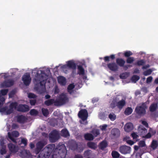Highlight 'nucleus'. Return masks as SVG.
Masks as SVG:
<instances>
[{"mask_svg":"<svg viewBox=\"0 0 158 158\" xmlns=\"http://www.w3.org/2000/svg\"><path fill=\"white\" fill-rule=\"evenodd\" d=\"M15 94V92L14 91H11L9 94V97L10 98H12Z\"/></svg>","mask_w":158,"mask_h":158,"instance_id":"nucleus-58","label":"nucleus"},{"mask_svg":"<svg viewBox=\"0 0 158 158\" xmlns=\"http://www.w3.org/2000/svg\"><path fill=\"white\" fill-rule=\"evenodd\" d=\"M134 127L133 124L131 123H127L124 126V129L125 131L129 132L133 129Z\"/></svg>","mask_w":158,"mask_h":158,"instance_id":"nucleus-17","label":"nucleus"},{"mask_svg":"<svg viewBox=\"0 0 158 158\" xmlns=\"http://www.w3.org/2000/svg\"><path fill=\"white\" fill-rule=\"evenodd\" d=\"M30 110L29 106L26 104H20L17 107V110L19 112H26Z\"/></svg>","mask_w":158,"mask_h":158,"instance_id":"nucleus-9","label":"nucleus"},{"mask_svg":"<svg viewBox=\"0 0 158 158\" xmlns=\"http://www.w3.org/2000/svg\"><path fill=\"white\" fill-rule=\"evenodd\" d=\"M139 78L140 77L139 76L136 75H134L132 77L131 80L133 82H136L139 80Z\"/></svg>","mask_w":158,"mask_h":158,"instance_id":"nucleus-38","label":"nucleus"},{"mask_svg":"<svg viewBox=\"0 0 158 158\" xmlns=\"http://www.w3.org/2000/svg\"><path fill=\"white\" fill-rule=\"evenodd\" d=\"M158 107L157 104L153 103L149 107V110L151 112H153L156 111Z\"/></svg>","mask_w":158,"mask_h":158,"instance_id":"nucleus-27","label":"nucleus"},{"mask_svg":"<svg viewBox=\"0 0 158 158\" xmlns=\"http://www.w3.org/2000/svg\"><path fill=\"white\" fill-rule=\"evenodd\" d=\"M14 84V81L12 80L9 79L5 81L2 82L1 86L2 87H9L12 86Z\"/></svg>","mask_w":158,"mask_h":158,"instance_id":"nucleus-15","label":"nucleus"},{"mask_svg":"<svg viewBox=\"0 0 158 158\" xmlns=\"http://www.w3.org/2000/svg\"><path fill=\"white\" fill-rule=\"evenodd\" d=\"M111 155L114 158H118L119 157L120 154L117 151H113L111 153Z\"/></svg>","mask_w":158,"mask_h":158,"instance_id":"nucleus-34","label":"nucleus"},{"mask_svg":"<svg viewBox=\"0 0 158 158\" xmlns=\"http://www.w3.org/2000/svg\"><path fill=\"white\" fill-rule=\"evenodd\" d=\"M78 115L79 118L84 121L87 119L88 114L87 110L85 109H81L79 112Z\"/></svg>","mask_w":158,"mask_h":158,"instance_id":"nucleus-8","label":"nucleus"},{"mask_svg":"<svg viewBox=\"0 0 158 158\" xmlns=\"http://www.w3.org/2000/svg\"><path fill=\"white\" fill-rule=\"evenodd\" d=\"M128 73L126 72L121 74L120 75V77L121 79H125L128 77Z\"/></svg>","mask_w":158,"mask_h":158,"instance_id":"nucleus-39","label":"nucleus"},{"mask_svg":"<svg viewBox=\"0 0 158 158\" xmlns=\"http://www.w3.org/2000/svg\"><path fill=\"white\" fill-rule=\"evenodd\" d=\"M52 152V158H65L67 150L64 144L59 143L55 148V144H51L41 151L37 158H49Z\"/></svg>","mask_w":158,"mask_h":158,"instance_id":"nucleus-1","label":"nucleus"},{"mask_svg":"<svg viewBox=\"0 0 158 158\" xmlns=\"http://www.w3.org/2000/svg\"><path fill=\"white\" fill-rule=\"evenodd\" d=\"M78 145L77 144L74 143L71 146V148L72 150L74 151H78Z\"/></svg>","mask_w":158,"mask_h":158,"instance_id":"nucleus-43","label":"nucleus"},{"mask_svg":"<svg viewBox=\"0 0 158 158\" xmlns=\"http://www.w3.org/2000/svg\"><path fill=\"white\" fill-rule=\"evenodd\" d=\"M27 140L24 138L22 139H21V143L24 144L25 146H26L27 143Z\"/></svg>","mask_w":158,"mask_h":158,"instance_id":"nucleus-52","label":"nucleus"},{"mask_svg":"<svg viewBox=\"0 0 158 158\" xmlns=\"http://www.w3.org/2000/svg\"><path fill=\"white\" fill-rule=\"evenodd\" d=\"M139 146L141 147H143L145 146V143L144 141L141 140L139 142Z\"/></svg>","mask_w":158,"mask_h":158,"instance_id":"nucleus-50","label":"nucleus"},{"mask_svg":"<svg viewBox=\"0 0 158 158\" xmlns=\"http://www.w3.org/2000/svg\"><path fill=\"white\" fill-rule=\"evenodd\" d=\"M127 143L131 145H132L134 143L133 141L131 140H127Z\"/></svg>","mask_w":158,"mask_h":158,"instance_id":"nucleus-59","label":"nucleus"},{"mask_svg":"<svg viewBox=\"0 0 158 158\" xmlns=\"http://www.w3.org/2000/svg\"><path fill=\"white\" fill-rule=\"evenodd\" d=\"M17 120L19 123L23 124L27 121V119L25 116L21 115L17 117Z\"/></svg>","mask_w":158,"mask_h":158,"instance_id":"nucleus-18","label":"nucleus"},{"mask_svg":"<svg viewBox=\"0 0 158 158\" xmlns=\"http://www.w3.org/2000/svg\"><path fill=\"white\" fill-rule=\"evenodd\" d=\"M107 68L112 71L115 72L118 70V66L114 62L109 63L107 64Z\"/></svg>","mask_w":158,"mask_h":158,"instance_id":"nucleus-12","label":"nucleus"},{"mask_svg":"<svg viewBox=\"0 0 158 158\" xmlns=\"http://www.w3.org/2000/svg\"><path fill=\"white\" fill-rule=\"evenodd\" d=\"M142 123L146 127H148V123L145 121H143Z\"/></svg>","mask_w":158,"mask_h":158,"instance_id":"nucleus-61","label":"nucleus"},{"mask_svg":"<svg viewBox=\"0 0 158 158\" xmlns=\"http://www.w3.org/2000/svg\"><path fill=\"white\" fill-rule=\"evenodd\" d=\"M13 134L16 137H18L19 135V132L17 131H15L13 132Z\"/></svg>","mask_w":158,"mask_h":158,"instance_id":"nucleus-60","label":"nucleus"},{"mask_svg":"<svg viewBox=\"0 0 158 158\" xmlns=\"http://www.w3.org/2000/svg\"><path fill=\"white\" fill-rule=\"evenodd\" d=\"M42 113L43 115L47 117L49 114V111L48 109L43 108L41 109Z\"/></svg>","mask_w":158,"mask_h":158,"instance_id":"nucleus-35","label":"nucleus"},{"mask_svg":"<svg viewBox=\"0 0 158 158\" xmlns=\"http://www.w3.org/2000/svg\"><path fill=\"white\" fill-rule=\"evenodd\" d=\"M158 146V143L156 140H154L152 141L151 146L153 149H155Z\"/></svg>","mask_w":158,"mask_h":158,"instance_id":"nucleus-37","label":"nucleus"},{"mask_svg":"<svg viewBox=\"0 0 158 158\" xmlns=\"http://www.w3.org/2000/svg\"><path fill=\"white\" fill-rule=\"evenodd\" d=\"M74 158H83V157L81 155L77 154L75 155Z\"/></svg>","mask_w":158,"mask_h":158,"instance_id":"nucleus-62","label":"nucleus"},{"mask_svg":"<svg viewBox=\"0 0 158 158\" xmlns=\"http://www.w3.org/2000/svg\"><path fill=\"white\" fill-rule=\"evenodd\" d=\"M87 146L89 148L95 149L97 148L96 144L93 142H89L87 144Z\"/></svg>","mask_w":158,"mask_h":158,"instance_id":"nucleus-28","label":"nucleus"},{"mask_svg":"<svg viewBox=\"0 0 158 158\" xmlns=\"http://www.w3.org/2000/svg\"><path fill=\"white\" fill-rule=\"evenodd\" d=\"M61 135L64 137H67L69 136V133L67 129H64L61 131Z\"/></svg>","mask_w":158,"mask_h":158,"instance_id":"nucleus-30","label":"nucleus"},{"mask_svg":"<svg viewBox=\"0 0 158 158\" xmlns=\"http://www.w3.org/2000/svg\"><path fill=\"white\" fill-rule=\"evenodd\" d=\"M8 92V89H3L0 91V107L2 106L5 101V98L2 95H6Z\"/></svg>","mask_w":158,"mask_h":158,"instance_id":"nucleus-10","label":"nucleus"},{"mask_svg":"<svg viewBox=\"0 0 158 158\" xmlns=\"http://www.w3.org/2000/svg\"><path fill=\"white\" fill-rule=\"evenodd\" d=\"M28 97L30 98H36V96L34 94L30 93L28 95Z\"/></svg>","mask_w":158,"mask_h":158,"instance_id":"nucleus-49","label":"nucleus"},{"mask_svg":"<svg viewBox=\"0 0 158 158\" xmlns=\"http://www.w3.org/2000/svg\"><path fill=\"white\" fill-rule=\"evenodd\" d=\"M152 72L151 69H149L143 72V74L145 76H148L151 74Z\"/></svg>","mask_w":158,"mask_h":158,"instance_id":"nucleus-44","label":"nucleus"},{"mask_svg":"<svg viewBox=\"0 0 158 158\" xmlns=\"http://www.w3.org/2000/svg\"><path fill=\"white\" fill-rule=\"evenodd\" d=\"M60 134L58 131L56 130H53L49 135V139L52 143L57 141L60 138Z\"/></svg>","mask_w":158,"mask_h":158,"instance_id":"nucleus-5","label":"nucleus"},{"mask_svg":"<svg viewBox=\"0 0 158 158\" xmlns=\"http://www.w3.org/2000/svg\"><path fill=\"white\" fill-rule=\"evenodd\" d=\"M119 152L122 154H129L131 152V148L126 145L121 146L119 148Z\"/></svg>","mask_w":158,"mask_h":158,"instance_id":"nucleus-13","label":"nucleus"},{"mask_svg":"<svg viewBox=\"0 0 158 158\" xmlns=\"http://www.w3.org/2000/svg\"><path fill=\"white\" fill-rule=\"evenodd\" d=\"M133 111L131 107H128L126 108L124 111V114L127 115L131 114Z\"/></svg>","mask_w":158,"mask_h":158,"instance_id":"nucleus-29","label":"nucleus"},{"mask_svg":"<svg viewBox=\"0 0 158 158\" xmlns=\"http://www.w3.org/2000/svg\"><path fill=\"white\" fill-rule=\"evenodd\" d=\"M18 104L16 102H12L9 105L10 108L6 111V114H10L13 113L14 109H17Z\"/></svg>","mask_w":158,"mask_h":158,"instance_id":"nucleus-11","label":"nucleus"},{"mask_svg":"<svg viewBox=\"0 0 158 158\" xmlns=\"http://www.w3.org/2000/svg\"><path fill=\"white\" fill-rule=\"evenodd\" d=\"M134 60V58L132 57H128L126 60V62L128 64H131Z\"/></svg>","mask_w":158,"mask_h":158,"instance_id":"nucleus-40","label":"nucleus"},{"mask_svg":"<svg viewBox=\"0 0 158 158\" xmlns=\"http://www.w3.org/2000/svg\"><path fill=\"white\" fill-rule=\"evenodd\" d=\"M46 144V142L44 140H41L38 142L36 144V148L34 151V152L36 154H39Z\"/></svg>","mask_w":158,"mask_h":158,"instance_id":"nucleus-6","label":"nucleus"},{"mask_svg":"<svg viewBox=\"0 0 158 158\" xmlns=\"http://www.w3.org/2000/svg\"><path fill=\"white\" fill-rule=\"evenodd\" d=\"M116 102L114 100L110 105V106L112 108H114L117 106L119 108L122 109L126 104L125 101L122 99L118 102L116 105Z\"/></svg>","mask_w":158,"mask_h":158,"instance_id":"nucleus-7","label":"nucleus"},{"mask_svg":"<svg viewBox=\"0 0 158 158\" xmlns=\"http://www.w3.org/2000/svg\"><path fill=\"white\" fill-rule=\"evenodd\" d=\"M75 85L73 84H69L68 87V91L70 94H71L72 92V90L74 88Z\"/></svg>","mask_w":158,"mask_h":158,"instance_id":"nucleus-33","label":"nucleus"},{"mask_svg":"<svg viewBox=\"0 0 158 158\" xmlns=\"http://www.w3.org/2000/svg\"><path fill=\"white\" fill-rule=\"evenodd\" d=\"M141 94V92L140 91H136L135 93V95L136 96H137L138 95H139L140 94Z\"/></svg>","mask_w":158,"mask_h":158,"instance_id":"nucleus-64","label":"nucleus"},{"mask_svg":"<svg viewBox=\"0 0 158 158\" xmlns=\"http://www.w3.org/2000/svg\"><path fill=\"white\" fill-rule=\"evenodd\" d=\"M144 64L145 61L144 60H141L134 63V64L135 65L140 66L143 65Z\"/></svg>","mask_w":158,"mask_h":158,"instance_id":"nucleus-36","label":"nucleus"},{"mask_svg":"<svg viewBox=\"0 0 158 158\" xmlns=\"http://www.w3.org/2000/svg\"><path fill=\"white\" fill-rule=\"evenodd\" d=\"M151 136V134L149 132L146 135L143 136V137L146 139H148L150 138Z\"/></svg>","mask_w":158,"mask_h":158,"instance_id":"nucleus-57","label":"nucleus"},{"mask_svg":"<svg viewBox=\"0 0 158 158\" xmlns=\"http://www.w3.org/2000/svg\"><path fill=\"white\" fill-rule=\"evenodd\" d=\"M11 127L12 129H16L18 128L19 127V125L17 124L16 123H13Z\"/></svg>","mask_w":158,"mask_h":158,"instance_id":"nucleus-53","label":"nucleus"},{"mask_svg":"<svg viewBox=\"0 0 158 158\" xmlns=\"http://www.w3.org/2000/svg\"><path fill=\"white\" fill-rule=\"evenodd\" d=\"M107 143L106 141L103 140L101 142L99 145V148L102 150H104L107 146Z\"/></svg>","mask_w":158,"mask_h":158,"instance_id":"nucleus-26","label":"nucleus"},{"mask_svg":"<svg viewBox=\"0 0 158 158\" xmlns=\"http://www.w3.org/2000/svg\"><path fill=\"white\" fill-rule=\"evenodd\" d=\"M91 152V151L89 150H87L85 151L84 154V156L86 158H90Z\"/></svg>","mask_w":158,"mask_h":158,"instance_id":"nucleus-32","label":"nucleus"},{"mask_svg":"<svg viewBox=\"0 0 158 158\" xmlns=\"http://www.w3.org/2000/svg\"><path fill=\"white\" fill-rule=\"evenodd\" d=\"M77 74L80 75H83L85 74V70L81 65H78L77 66Z\"/></svg>","mask_w":158,"mask_h":158,"instance_id":"nucleus-25","label":"nucleus"},{"mask_svg":"<svg viewBox=\"0 0 158 158\" xmlns=\"http://www.w3.org/2000/svg\"><path fill=\"white\" fill-rule=\"evenodd\" d=\"M67 66L69 68L75 69L76 68V64L73 60H69L67 62Z\"/></svg>","mask_w":158,"mask_h":158,"instance_id":"nucleus-22","label":"nucleus"},{"mask_svg":"<svg viewBox=\"0 0 158 158\" xmlns=\"http://www.w3.org/2000/svg\"><path fill=\"white\" fill-rule=\"evenodd\" d=\"M111 134L113 138H118L120 135V131L119 129L114 128L111 130Z\"/></svg>","mask_w":158,"mask_h":158,"instance_id":"nucleus-16","label":"nucleus"},{"mask_svg":"<svg viewBox=\"0 0 158 158\" xmlns=\"http://www.w3.org/2000/svg\"><path fill=\"white\" fill-rule=\"evenodd\" d=\"M30 114L31 115H36L38 114V112L35 109H31L30 111Z\"/></svg>","mask_w":158,"mask_h":158,"instance_id":"nucleus-41","label":"nucleus"},{"mask_svg":"<svg viewBox=\"0 0 158 158\" xmlns=\"http://www.w3.org/2000/svg\"><path fill=\"white\" fill-rule=\"evenodd\" d=\"M30 147L31 149H33L35 147V145L32 143H31L30 144Z\"/></svg>","mask_w":158,"mask_h":158,"instance_id":"nucleus-63","label":"nucleus"},{"mask_svg":"<svg viewBox=\"0 0 158 158\" xmlns=\"http://www.w3.org/2000/svg\"><path fill=\"white\" fill-rule=\"evenodd\" d=\"M131 135L133 139H136L139 137L138 135L134 132L132 133Z\"/></svg>","mask_w":158,"mask_h":158,"instance_id":"nucleus-54","label":"nucleus"},{"mask_svg":"<svg viewBox=\"0 0 158 158\" xmlns=\"http://www.w3.org/2000/svg\"><path fill=\"white\" fill-rule=\"evenodd\" d=\"M147 108L146 104L145 103H143L139 106H137L135 109L136 113L139 115L143 116L145 114L146 109Z\"/></svg>","mask_w":158,"mask_h":158,"instance_id":"nucleus-4","label":"nucleus"},{"mask_svg":"<svg viewBox=\"0 0 158 158\" xmlns=\"http://www.w3.org/2000/svg\"><path fill=\"white\" fill-rule=\"evenodd\" d=\"M8 107L7 106H5L2 108H1L0 109V112L4 113L6 112V111L8 110Z\"/></svg>","mask_w":158,"mask_h":158,"instance_id":"nucleus-47","label":"nucleus"},{"mask_svg":"<svg viewBox=\"0 0 158 158\" xmlns=\"http://www.w3.org/2000/svg\"><path fill=\"white\" fill-rule=\"evenodd\" d=\"M152 80V77L151 76L149 77H148L146 80V82L147 83H148L151 82Z\"/></svg>","mask_w":158,"mask_h":158,"instance_id":"nucleus-56","label":"nucleus"},{"mask_svg":"<svg viewBox=\"0 0 158 158\" xmlns=\"http://www.w3.org/2000/svg\"><path fill=\"white\" fill-rule=\"evenodd\" d=\"M68 101V98L67 95L63 93L61 94L56 99L57 106H61L66 103Z\"/></svg>","mask_w":158,"mask_h":158,"instance_id":"nucleus-3","label":"nucleus"},{"mask_svg":"<svg viewBox=\"0 0 158 158\" xmlns=\"http://www.w3.org/2000/svg\"><path fill=\"white\" fill-rule=\"evenodd\" d=\"M56 102V100H55L53 98H52L45 101L44 103L47 106H51L53 104H54L55 106H57Z\"/></svg>","mask_w":158,"mask_h":158,"instance_id":"nucleus-19","label":"nucleus"},{"mask_svg":"<svg viewBox=\"0 0 158 158\" xmlns=\"http://www.w3.org/2000/svg\"><path fill=\"white\" fill-rule=\"evenodd\" d=\"M109 118L111 121H114L116 118V116L114 114H110L109 115Z\"/></svg>","mask_w":158,"mask_h":158,"instance_id":"nucleus-45","label":"nucleus"},{"mask_svg":"<svg viewBox=\"0 0 158 158\" xmlns=\"http://www.w3.org/2000/svg\"><path fill=\"white\" fill-rule=\"evenodd\" d=\"M115 55H111L110 56H106L104 58V60L105 62H109L110 61V59L111 58L113 60L115 59Z\"/></svg>","mask_w":158,"mask_h":158,"instance_id":"nucleus-31","label":"nucleus"},{"mask_svg":"<svg viewBox=\"0 0 158 158\" xmlns=\"http://www.w3.org/2000/svg\"><path fill=\"white\" fill-rule=\"evenodd\" d=\"M93 133L95 137H97L100 134L99 131L98 129L95 130L93 131Z\"/></svg>","mask_w":158,"mask_h":158,"instance_id":"nucleus-48","label":"nucleus"},{"mask_svg":"<svg viewBox=\"0 0 158 158\" xmlns=\"http://www.w3.org/2000/svg\"><path fill=\"white\" fill-rule=\"evenodd\" d=\"M84 137L85 140L89 141L92 140L94 138V136L89 133H87L85 134Z\"/></svg>","mask_w":158,"mask_h":158,"instance_id":"nucleus-24","label":"nucleus"},{"mask_svg":"<svg viewBox=\"0 0 158 158\" xmlns=\"http://www.w3.org/2000/svg\"><path fill=\"white\" fill-rule=\"evenodd\" d=\"M58 82L61 85L64 86L66 83V78L62 76H60L57 78Z\"/></svg>","mask_w":158,"mask_h":158,"instance_id":"nucleus-20","label":"nucleus"},{"mask_svg":"<svg viewBox=\"0 0 158 158\" xmlns=\"http://www.w3.org/2000/svg\"><path fill=\"white\" fill-rule=\"evenodd\" d=\"M22 80L26 85H28L30 84L31 80L30 74L28 73H27L25 75H24L23 76Z\"/></svg>","mask_w":158,"mask_h":158,"instance_id":"nucleus-14","label":"nucleus"},{"mask_svg":"<svg viewBox=\"0 0 158 158\" xmlns=\"http://www.w3.org/2000/svg\"><path fill=\"white\" fill-rule=\"evenodd\" d=\"M6 146H3L2 148L0 151V154L2 155H3L6 153Z\"/></svg>","mask_w":158,"mask_h":158,"instance_id":"nucleus-46","label":"nucleus"},{"mask_svg":"<svg viewBox=\"0 0 158 158\" xmlns=\"http://www.w3.org/2000/svg\"><path fill=\"white\" fill-rule=\"evenodd\" d=\"M116 64L120 67L124 66L125 61L122 58H118L116 59Z\"/></svg>","mask_w":158,"mask_h":158,"instance_id":"nucleus-23","label":"nucleus"},{"mask_svg":"<svg viewBox=\"0 0 158 158\" xmlns=\"http://www.w3.org/2000/svg\"><path fill=\"white\" fill-rule=\"evenodd\" d=\"M40 73L37 72L35 79L36 82H40L41 86H45V84L47 79L46 74L44 71L40 70Z\"/></svg>","mask_w":158,"mask_h":158,"instance_id":"nucleus-2","label":"nucleus"},{"mask_svg":"<svg viewBox=\"0 0 158 158\" xmlns=\"http://www.w3.org/2000/svg\"><path fill=\"white\" fill-rule=\"evenodd\" d=\"M9 150L12 153H16L17 152V149L16 146L12 143H10L8 145Z\"/></svg>","mask_w":158,"mask_h":158,"instance_id":"nucleus-21","label":"nucleus"},{"mask_svg":"<svg viewBox=\"0 0 158 158\" xmlns=\"http://www.w3.org/2000/svg\"><path fill=\"white\" fill-rule=\"evenodd\" d=\"M107 127V125L106 124H104L102 126H100V128L102 131H106Z\"/></svg>","mask_w":158,"mask_h":158,"instance_id":"nucleus-55","label":"nucleus"},{"mask_svg":"<svg viewBox=\"0 0 158 158\" xmlns=\"http://www.w3.org/2000/svg\"><path fill=\"white\" fill-rule=\"evenodd\" d=\"M133 54L130 51H127L124 53V56L126 57H130Z\"/></svg>","mask_w":158,"mask_h":158,"instance_id":"nucleus-42","label":"nucleus"},{"mask_svg":"<svg viewBox=\"0 0 158 158\" xmlns=\"http://www.w3.org/2000/svg\"><path fill=\"white\" fill-rule=\"evenodd\" d=\"M36 102L35 99H31L30 100V103L31 106H34L36 103Z\"/></svg>","mask_w":158,"mask_h":158,"instance_id":"nucleus-51","label":"nucleus"}]
</instances>
